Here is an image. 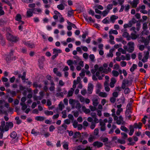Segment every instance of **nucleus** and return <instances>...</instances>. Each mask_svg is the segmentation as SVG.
Returning <instances> with one entry per match:
<instances>
[{"label": "nucleus", "mask_w": 150, "mask_h": 150, "mask_svg": "<svg viewBox=\"0 0 150 150\" xmlns=\"http://www.w3.org/2000/svg\"><path fill=\"white\" fill-rule=\"evenodd\" d=\"M45 130H43L42 131V132H41V134L42 135H43V134H44V136L46 137H48L50 135V134L49 132H47L45 134H44Z\"/></svg>", "instance_id": "27"}, {"label": "nucleus", "mask_w": 150, "mask_h": 150, "mask_svg": "<svg viewBox=\"0 0 150 150\" xmlns=\"http://www.w3.org/2000/svg\"><path fill=\"white\" fill-rule=\"evenodd\" d=\"M0 44H1L3 46H4L6 44V42L5 39L4 38L2 40H1L0 42Z\"/></svg>", "instance_id": "53"}, {"label": "nucleus", "mask_w": 150, "mask_h": 150, "mask_svg": "<svg viewBox=\"0 0 150 150\" xmlns=\"http://www.w3.org/2000/svg\"><path fill=\"white\" fill-rule=\"evenodd\" d=\"M10 136L11 138L14 139L16 137L17 134L15 132L13 131L11 133Z\"/></svg>", "instance_id": "21"}, {"label": "nucleus", "mask_w": 150, "mask_h": 150, "mask_svg": "<svg viewBox=\"0 0 150 150\" xmlns=\"http://www.w3.org/2000/svg\"><path fill=\"white\" fill-rule=\"evenodd\" d=\"M118 142L121 144H125V141L124 140L118 139L117 140Z\"/></svg>", "instance_id": "40"}, {"label": "nucleus", "mask_w": 150, "mask_h": 150, "mask_svg": "<svg viewBox=\"0 0 150 150\" xmlns=\"http://www.w3.org/2000/svg\"><path fill=\"white\" fill-rule=\"evenodd\" d=\"M93 145L94 147H96L98 148H99L103 146V144L98 141H96L93 143Z\"/></svg>", "instance_id": "6"}, {"label": "nucleus", "mask_w": 150, "mask_h": 150, "mask_svg": "<svg viewBox=\"0 0 150 150\" xmlns=\"http://www.w3.org/2000/svg\"><path fill=\"white\" fill-rule=\"evenodd\" d=\"M94 137L93 136L91 135L90 137L88 139V141L89 142H91L93 141Z\"/></svg>", "instance_id": "42"}, {"label": "nucleus", "mask_w": 150, "mask_h": 150, "mask_svg": "<svg viewBox=\"0 0 150 150\" xmlns=\"http://www.w3.org/2000/svg\"><path fill=\"white\" fill-rule=\"evenodd\" d=\"M121 134L123 136L122 138L123 139H125L127 137V135L125 133L122 132L121 133Z\"/></svg>", "instance_id": "57"}, {"label": "nucleus", "mask_w": 150, "mask_h": 150, "mask_svg": "<svg viewBox=\"0 0 150 150\" xmlns=\"http://www.w3.org/2000/svg\"><path fill=\"white\" fill-rule=\"evenodd\" d=\"M79 61V62L78 63V64L79 65V66H80L82 67H83L84 66L83 62L81 60Z\"/></svg>", "instance_id": "59"}, {"label": "nucleus", "mask_w": 150, "mask_h": 150, "mask_svg": "<svg viewBox=\"0 0 150 150\" xmlns=\"http://www.w3.org/2000/svg\"><path fill=\"white\" fill-rule=\"evenodd\" d=\"M23 43L25 45L30 48H33L35 47V45L32 43H30L29 42H23Z\"/></svg>", "instance_id": "7"}, {"label": "nucleus", "mask_w": 150, "mask_h": 150, "mask_svg": "<svg viewBox=\"0 0 150 150\" xmlns=\"http://www.w3.org/2000/svg\"><path fill=\"white\" fill-rule=\"evenodd\" d=\"M45 114L47 115H52L53 114V112L52 111H49L47 110L44 112Z\"/></svg>", "instance_id": "26"}, {"label": "nucleus", "mask_w": 150, "mask_h": 150, "mask_svg": "<svg viewBox=\"0 0 150 150\" xmlns=\"http://www.w3.org/2000/svg\"><path fill=\"white\" fill-rule=\"evenodd\" d=\"M130 92V90L128 88H126L124 91V93L125 94H127Z\"/></svg>", "instance_id": "36"}, {"label": "nucleus", "mask_w": 150, "mask_h": 150, "mask_svg": "<svg viewBox=\"0 0 150 150\" xmlns=\"http://www.w3.org/2000/svg\"><path fill=\"white\" fill-rule=\"evenodd\" d=\"M35 8L29 9L27 11L26 13L27 17L29 18L33 16V13H34V11Z\"/></svg>", "instance_id": "4"}, {"label": "nucleus", "mask_w": 150, "mask_h": 150, "mask_svg": "<svg viewBox=\"0 0 150 150\" xmlns=\"http://www.w3.org/2000/svg\"><path fill=\"white\" fill-rule=\"evenodd\" d=\"M144 55L143 59H142V61L143 62H145L147 61V60L149 58V51H147L146 52H144Z\"/></svg>", "instance_id": "3"}, {"label": "nucleus", "mask_w": 150, "mask_h": 150, "mask_svg": "<svg viewBox=\"0 0 150 150\" xmlns=\"http://www.w3.org/2000/svg\"><path fill=\"white\" fill-rule=\"evenodd\" d=\"M94 134L96 136H97L98 134V128H96L94 131Z\"/></svg>", "instance_id": "48"}, {"label": "nucleus", "mask_w": 150, "mask_h": 150, "mask_svg": "<svg viewBox=\"0 0 150 150\" xmlns=\"http://www.w3.org/2000/svg\"><path fill=\"white\" fill-rule=\"evenodd\" d=\"M123 109L122 108H121L120 109H118L116 111V113L117 115H119L121 112L122 111Z\"/></svg>", "instance_id": "44"}, {"label": "nucleus", "mask_w": 150, "mask_h": 150, "mask_svg": "<svg viewBox=\"0 0 150 150\" xmlns=\"http://www.w3.org/2000/svg\"><path fill=\"white\" fill-rule=\"evenodd\" d=\"M128 45H129V47H131V48H133L134 47V43L133 42H129L128 43Z\"/></svg>", "instance_id": "43"}, {"label": "nucleus", "mask_w": 150, "mask_h": 150, "mask_svg": "<svg viewBox=\"0 0 150 150\" xmlns=\"http://www.w3.org/2000/svg\"><path fill=\"white\" fill-rule=\"evenodd\" d=\"M6 124H7V125L10 128H12L13 127V124L11 122H6Z\"/></svg>", "instance_id": "38"}, {"label": "nucleus", "mask_w": 150, "mask_h": 150, "mask_svg": "<svg viewBox=\"0 0 150 150\" xmlns=\"http://www.w3.org/2000/svg\"><path fill=\"white\" fill-rule=\"evenodd\" d=\"M129 34L127 32H125L122 34V36L124 38L127 37L129 36Z\"/></svg>", "instance_id": "46"}, {"label": "nucleus", "mask_w": 150, "mask_h": 150, "mask_svg": "<svg viewBox=\"0 0 150 150\" xmlns=\"http://www.w3.org/2000/svg\"><path fill=\"white\" fill-rule=\"evenodd\" d=\"M6 22L3 19L0 20V25L1 26H3L4 25L6 24Z\"/></svg>", "instance_id": "31"}, {"label": "nucleus", "mask_w": 150, "mask_h": 150, "mask_svg": "<svg viewBox=\"0 0 150 150\" xmlns=\"http://www.w3.org/2000/svg\"><path fill=\"white\" fill-rule=\"evenodd\" d=\"M13 52L11 51L8 55H6L5 59L7 62H8L13 59Z\"/></svg>", "instance_id": "5"}, {"label": "nucleus", "mask_w": 150, "mask_h": 150, "mask_svg": "<svg viewBox=\"0 0 150 150\" xmlns=\"http://www.w3.org/2000/svg\"><path fill=\"white\" fill-rule=\"evenodd\" d=\"M55 127L54 126L52 125L50 126L49 127V131L50 132H52L55 129Z\"/></svg>", "instance_id": "41"}, {"label": "nucleus", "mask_w": 150, "mask_h": 150, "mask_svg": "<svg viewBox=\"0 0 150 150\" xmlns=\"http://www.w3.org/2000/svg\"><path fill=\"white\" fill-rule=\"evenodd\" d=\"M83 57L84 59H87L88 58V54L87 53H84L83 54Z\"/></svg>", "instance_id": "58"}, {"label": "nucleus", "mask_w": 150, "mask_h": 150, "mask_svg": "<svg viewBox=\"0 0 150 150\" xmlns=\"http://www.w3.org/2000/svg\"><path fill=\"white\" fill-rule=\"evenodd\" d=\"M99 96L105 98L107 96V94L105 93L101 92L99 93Z\"/></svg>", "instance_id": "19"}, {"label": "nucleus", "mask_w": 150, "mask_h": 150, "mask_svg": "<svg viewBox=\"0 0 150 150\" xmlns=\"http://www.w3.org/2000/svg\"><path fill=\"white\" fill-rule=\"evenodd\" d=\"M22 18L21 15L19 14H17L15 20L18 21H20L21 20Z\"/></svg>", "instance_id": "22"}, {"label": "nucleus", "mask_w": 150, "mask_h": 150, "mask_svg": "<svg viewBox=\"0 0 150 150\" xmlns=\"http://www.w3.org/2000/svg\"><path fill=\"white\" fill-rule=\"evenodd\" d=\"M134 47H133V48H131V47H129V49L127 50V51L129 53H132L134 51Z\"/></svg>", "instance_id": "49"}, {"label": "nucleus", "mask_w": 150, "mask_h": 150, "mask_svg": "<svg viewBox=\"0 0 150 150\" xmlns=\"http://www.w3.org/2000/svg\"><path fill=\"white\" fill-rule=\"evenodd\" d=\"M14 74L15 75H18V78H21L22 80H25V79L26 72L25 71L23 73V75L22 76H21V74H18V73L17 71H15L14 72Z\"/></svg>", "instance_id": "2"}, {"label": "nucleus", "mask_w": 150, "mask_h": 150, "mask_svg": "<svg viewBox=\"0 0 150 150\" xmlns=\"http://www.w3.org/2000/svg\"><path fill=\"white\" fill-rule=\"evenodd\" d=\"M93 89V85L91 83L89 84L88 91L89 93H91Z\"/></svg>", "instance_id": "14"}, {"label": "nucleus", "mask_w": 150, "mask_h": 150, "mask_svg": "<svg viewBox=\"0 0 150 150\" xmlns=\"http://www.w3.org/2000/svg\"><path fill=\"white\" fill-rule=\"evenodd\" d=\"M77 125L78 122L76 121L75 120L74 122L73 125L74 128H76L77 126Z\"/></svg>", "instance_id": "62"}, {"label": "nucleus", "mask_w": 150, "mask_h": 150, "mask_svg": "<svg viewBox=\"0 0 150 150\" xmlns=\"http://www.w3.org/2000/svg\"><path fill=\"white\" fill-rule=\"evenodd\" d=\"M67 63L68 65L69 66H71L72 65V64H73V61L70 59L68 60L67 61Z\"/></svg>", "instance_id": "39"}, {"label": "nucleus", "mask_w": 150, "mask_h": 150, "mask_svg": "<svg viewBox=\"0 0 150 150\" xmlns=\"http://www.w3.org/2000/svg\"><path fill=\"white\" fill-rule=\"evenodd\" d=\"M113 97L116 98L118 96V94L117 92H115L112 93Z\"/></svg>", "instance_id": "54"}, {"label": "nucleus", "mask_w": 150, "mask_h": 150, "mask_svg": "<svg viewBox=\"0 0 150 150\" xmlns=\"http://www.w3.org/2000/svg\"><path fill=\"white\" fill-rule=\"evenodd\" d=\"M53 54H57V56L58 55V53H60L62 52V50L60 49H57L55 48L53 49Z\"/></svg>", "instance_id": "8"}, {"label": "nucleus", "mask_w": 150, "mask_h": 150, "mask_svg": "<svg viewBox=\"0 0 150 150\" xmlns=\"http://www.w3.org/2000/svg\"><path fill=\"white\" fill-rule=\"evenodd\" d=\"M143 42H144V45H148L149 43V40L146 39H144V40L143 41Z\"/></svg>", "instance_id": "63"}, {"label": "nucleus", "mask_w": 150, "mask_h": 150, "mask_svg": "<svg viewBox=\"0 0 150 150\" xmlns=\"http://www.w3.org/2000/svg\"><path fill=\"white\" fill-rule=\"evenodd\" d=\"M131 38L132 39L134 40L136 39L137 38V35L135 34L132 33L131 34Z\"/></svg>", "instance_id": "45"}, {"label": "nucleus", "mask_w": 150, "mask_h": 150, "mask_svg": "<svg viewBox=\"0 0 150 150\" xmlns=\"http://www.w3.org/2000/svg\"><path fill=\"white\" fill-rule=\"evenodd\" d=\"M45 119L43 116H38L35 117V119L38 121H42Z\"/></svg>", "instance_id": "12"}, {"label": "nucleus", "mask_w": 150, "mask_h": 150, "mask_svg": "<svg viewBox=\"0 0 150 150\" xmlns=\"http://www.w3.org/2000/svg\"><path fill=\"white\" fill-rule=\"evenodd\" d=\"M118 18V16L114 15H112L110 17V20L111 22L113 23H115V20Z\"/></svg>", "instance_id": "10"}, {"label": "nucleus", "mask_w": 150, "mask_h": 150, "mask_svg": "<svg viewBox=\"0 0 150 150\" xmlns=\"http://www.w3.org/2000/svg\"><path fill=\"white\" fill-rule=\"evenodd\" d=\"M63 147L64 149L68 150L69 149L68 144L67 143L63 145Z\"/></svg>", "instance_id": "60"}, {"label": "nucleus", "mask_w": 150, "mask_h": 150, "mask_svg": "<svg viewBox=\"0 0 150 150\" xmlns=\"http://www.w3.org/2000/svg\"><path fill=\"white\" fill-rule=\"evenodd\" d=\"M31 133L34 134L35 136H37L38 135L40 134V132H36L34 129L32 130Z\"/></svg>", "instance_id": "20"}, {"label": "nucleus", "mask_w": 150, "mask_h": 150, "mask_svg": "<svg viewBox=\"0 0 150 150\" xmlns=\"http://www.w3.org/2000/svg\"><path fill=\"white\" fill-rule=\"evenodd\" d=\"M108 17H107L104 19L102 21V22L104 24L109 23H110L109 21L108 20Z\"/></svg>", "instance_id": "34"}, {"label": "nucleus", "mask_w": 150, "mask_h": 150, "mask_svg": "<svg viewBox=\"0 0 150 150\" xmlns=\"http://www.w3.org/2000/svg\"><path fill=\"white\" fill-rule=\"evenodd\" d=\"M96 106H93L92 105H90L89 106L90 108L92 111H94L96 110Z\"/></svg>", "instance_id": "47"}, {"label": "nucleus", "mask_w": 150, "mask_h": 150, "mask_svg": "<svg viewBox=\"0 0 150 150\" xmlns=\"http://www.w3.org/2000/svg\"><path fill=\"white\" fill-rule=\"evenodd\" d=\"M81 136V134L79 132H76L74 134L73 137L75 138H76L79 137Z\"/></svg>", "instance_id": "25"}, {"label": "nucleus", "mask_w": 150, "mask_h": 150, "mask_svg": "<svg viewBox=\"0 0 150 150\" xmlns=\"http://www.w3.org/2000/svg\"><path fill=\"white\" fill-rule=\"evenodd\" d=\"M112 74L113 76L116 77H117L119 75V72L118 71L115 70L112 71Z\"/></svg>", "instance_id": "18"}, {"label": "nucleus", "mask_w": 150, "mask_h": 150, "mask_svg": "<svg viewBox=\"0 0 150 150\" xmlns=\"http://www.w3.org/2000/svg\"><path fill=\"white\" fill-rule=\"evenodd\" d=\"M137 22V21L134 18H132V20L129 22V24L130 25L129 27H131L133 24H134Z\"/></svg>", "instance_id": "9"}, {"label": "nucleus", "mask_w": 150, "mask_h": 150, "mask_svg": "<svg viewBox=\"0 0 150 150\" xmlns=\"http://www.w3.org/2000/svg\"><path fill=\"white\" fill-rule=\"evenodd\" d=\"M120 129L126 132H127L128 131V129L124 126H121L120 127Z\"/></svg>", "instance_id": "33"}, {"label": "nucleus", "mask_w": 150, "mask_h": 150, "mask_svg": "<svg viewBox=\"0 0 150 150\" xmlns=\"http://www.w3.org/2000/svg\"><path fill=\"white\" fill-rule=\"evenodd\" d=\"M113 5L112 4H108L107 6V9L108 10L111 9L112 8Z\"/></svg>", "instance_id": "56"}, {"label": "nucleus", "mask_w": 150, "mask_h": 150, "mask_svg": "<svg viewBox=\"0 0 150 150\" xmlns=\"http://www.w3.org/2000/svg\"><path fill=\"white\" fill-rule=\"evenodd\" d=\"M73 93V92L72 91H69L68 94L67 95L68 96L70 97L72 96Z\"/></svg>", "instance_id": "61"}, {"label": "nucleus", "mask_w": 150, "mask_h": 150, "mask_svg": "<svg viewBox=\"0 0 150 150\" xmlns=\"http://www.w3.org/2000/svg\"><path fill=\"white\" fill-rule=\"evenodd\" d=\"M132 112H130L128 111H126L125 112V115L126 117L128 118L129 119H130L131 118V115L130 114Z\"/></svg>", "instance_id": "15"}, {"label": "nucleus", "mask_w": 150, "mask_h": 150, "mask_svg": "<svg viewBox=\"0 0 150 150\" xmlns=\"http://www.w3.org/2000/svg\"><path fill=\"white\" fill-rule=\"evenodd\" d=\"M110 101L112 103H114L116 101V98L114 97H112L110 98Z\"/></svg>", "instance_id": "50"}, {"label": "nucleus", "mask_w": 150, "mask_h": 150, "mask_svg": "<svg viewBox=\"0 0 150 150\" xmlns=\"http://www.w3.org/2000/svg\"><path fill=\"white\" fill-rule=\"evenodd\" d=\"M70 120L68 119H66L64 120V122L65 124H67V125H69L70 123Z\"/></svg>", "instance_id": "64"}, {"label": "nucleus", "mask_w": 150, "mask_h": 150, "mask_svg": "<svg viewBox=\"0 0 150 150\" xmlns=\"http://www.w3.org/2000/svg\"><path fill=\"white\" fill-rule=\"evenodd\" d=\"M126 62L125 61H122L120 63L122 67H125L126 65Z\"/></svg>", "instance_id": "55"}, {"label": "nucleus", "mask_w": 150, "mask_h": 150, "mask_svg": "<svg viewBox=\"0 0 150 150\" xmlns=\"http://www.w3.org/2000/svg\"><path fill=\"white\" fill-rule=\"evenodd\" d=\"M130 132L129 133V134L130 136H132L134 131V129L132 125H130L129 127Z\"/></svg>", "instance_id": "16"}, {"label": "nucleus", "mask_w": 150, "mask_h": 150, "mask_svg": "<svg viewBox=\"0 0 150 150\" xmlns=\"http://www.w3.org/2000/svg\"><path fill=\"white\" fill-rule=\"evenodd\" d=\"M57 7L59 9L62 10H63L65 8L64 6L62 4H61L59 5H58Z\"/></svg>", "instance_id": "28"}, {"label": "nucleus", "mask_w": 150, "mask_h": 150, "mask_svg": "<svg viewBox=\"0 0 150 150\" xmlns=\"http://www.w3.org/2000/svg\"><path fill=\"white\" fill-rule=\"evenodd\" d=\"M81 147V146H78L77 147V150H92L90 146H87L85 148L83 149Z\"/></svg>", "instance_id": "11"}, {"label": "nucleus", "mask_w": 150, "mask_h": 150, "mask_svg": "<svg viewBox=\"0 0 150 150\" xmlns=\"http://www.w3.org/2000/svg\"><path fill=\"white\" fill-rule=\"evenodd\" d=\"M139 3V1L133 0L132 2L130 3L133 8H135L137 7V4Z\"/></svg>", "instance_id": "13"}, {"label": "nucleus", "mask_w": 150, "mask_h": 150, "mask_svg": "<svg viewBox=\"0 0 150 150\" xmlns=\"http://www.w3.org/2000/svg\"><path fill=\"white\" fill-rule=\"evenodd\" d=\"M21 105L22 106V109L23 110H25V109H26L27 107V105L25 104V103H21Z\"/></svg>", "instance_id": "35"}, {"label": "nucleus", "mask_w": 150, "mask_h": 150, "mask_svg": "<svg viewBox=\"0 0 150 150\" xmlns=\"http://www.w3.org/2000/svg\"><path fill=\"white\" fill-rule=\"evenodd\" d=\"M6 37L7 40L10 42H16L19 40V38L14 36L10 33H8L6 34Z\"/></svg>", "instance_id": "1"}, {"label": "nucleus", "mask_w": 150, "mask_h": 150, "mask_svg": "<svg viewBox=\"0 0 150 150\" xmlns=\"http://www.w3.org/2000/svg\"><path fill=\"white\" fill-rule=\"evenodd\" d=\"M114 49H111L110 50L109 53L107 54V56L108 57H112L113 56V54L112 52L114 51Z\"/></svg>", "instance_id": "24"}, {"label": "nucleus", "mask_w": 150, "mask_h": 150, "mask_svg": "<svg viewBox=\"0 0 150 150\" xmlns=\"http://www.w3.org/2000/svg\"><path fill=\"white\" fill-rule=\"evenodd\" d=\"M15 120H16V124L18 125H19L22 122L21 120L19 119L18 117H16Z\"/></svg>", "instance_id": "30"}, {"label": "nucleus", "mask_w": 150, "mask_h": 150, "mask_svg": "<svg viewBox=\"0 0 150 150\" xmlns=\"http://www.w3.org/2000/svg\"><path fill=\"white\" fill-rule=\"evenodd\" d=\"M89 58L91 59V61L93 62L94 61V59L95 58L93 54H91L89 55Z\"/></svg>", "instance_id": "52"}, {"label": "nucleus", "mask_w": 150, "mask_h": 150, "mask_svg": "<svg viewBox=\"0 0 150 150\" xmlns=\"http://www.w3.org/2000/svg\"><path fill=\"white\" fill-rule=\"evenodd\" d=\"M5 125V122L3 120L1 122V128H4Z\"/></svg>", "instance_id": "51"}, {"label": "nucleus", "mask_w": 150, "mask_h": 150, "mask_svg": "<svg viewBox=\"0 0 150 150\" xmlns=\"http://www.w3.org/2000/svg\"><path fill=\"white\" fill-rule=\"evenodd\" d=\"M131 106L132 105L130 103L128 104L127 106V109L126 111H129L130 112H131L130 111V110L131 109Z\"/></svg>", "instance_id": "32"}, {"label": "nucleus", "mask_w": 150, "mask_h": 150, "mask_svg": "<svg viewBox=\"0 0 150 150\" xmlns=\"http://www.w3.org/2000/svg\"><path fill=\"white\" fill-rule=\"evenodd\" d=\"M92 101L93 105L94 106H97L98 104V99H93Z\"/></svg>", "instance_id": "23"}, {"label": "nucleus", "mask_w": 150, "mask_h": 150, "mask_svg": "<svg viewBox=\"0 0 150 150\" xmlns=\"http://www.w3.org/2000/svg\"><path fill=\"white\" fill-rule=\"evenodd\" d=\"M112 33L115 35H117L118 34V32L116 30L111 29L109 32V34L110 35H111Z\"/></svg>", "instance_id": "29"}, {"label": "nucleus", "mask_w": 150, "mask_h": 150, "mask_svg": "<svg viewBox=\"0 0 150 150\" xmlns=\"http://www.w3.org/2000/svg\"><path fill=\"white\" fill-rule=\"evenodd\" d=\"M137 67V64H133L132 66L131 67L130 69V71L132 72H133L135 69H136Z\"/></svg>", "instance_id": "17"}, {"label": "nucleus", "mask_w": 150, "mask_h": 150, "mask_svg": "<svg viewBox=\"0 0 150 150\" xmlns=\"http://www.w3.org/2000/svg\"><path fill=\"white\" fill-rule=\"evenodd\" d=\"M62 117L64 118H65L67 117V115H66V111L64 110L62 112Z\"/></svg>", "instance_id": "37"}]
</instances>
